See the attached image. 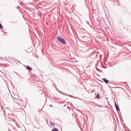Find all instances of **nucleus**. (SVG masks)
Returning a JSON list of instances; mask_svg holds the SVG:
<instances>
[{"label": "nucleus", "mask_w": 131, "mask_h": 131, "mask_svg": "<svg viewBox=\"0 0 131 131\" xmlns=\"http://www.w3.org/2000/svg\"><path fill=\"white\" fill-rule=\"evenodd\" d=\"M71 97H73V96H72V95H71Z\"/></svg>", "instance_id": "13"}, {"label": "nucleus", "mask_w": 131, "mask_h": 131, "mask_svg": "<svg viewBox=\"0 0 131 131\" xmlns=\"http://www.w3.org/2000/svg\"><path fill=\"white\" fill-rule=\"evenodd\" d=\"M54 125V124L53 122H52V121H50L49 123V126H50L51 127H54L55 126Z\"/></svg>", "instance_id": "2"}, {"label": "nucleus", "mask_w": 131, "mask_h": 131, "mask_svg": "<svg viewBox=\"0 0 131 131\" xmlns=\"http://www.w3.org/2000/svg\"><path fill=\"white\" fill-rule=\"evenodd\" d=\"M99 71L100 72H102V70H99Z\"/></svg>", "instance_id": "11"}, {"label": "nucleus", "mask_w": 131, "mask_h": 131, "mask_svg": "<svg viewBox=\"0 0 131 131\" xmlns=\"http://www.w3.org/2000/svg\"><path fill=\"white\" fill-rule=\"evenodd\" d=\"M114 102H115V105L116 108L118 107L116 104V102L115 101Z\"/></svg>", "instance_id": "6"}, {"label": "nucleus", "mask_w": 131, "mask_h": 131, "mask_svg": "<svg viewBox=\"0 0 131 131\" xmlns=\"http://www.w3.org/2000/svg\"><path fill=\"white\" fill-rule=\"evenodd\" d=\"M96 70L98 71H99V70L98 68H97L96 67Z\"/></svg>", "instance_id": "10"}, {"label": "nucleus", "mask_w": 131, "mask_h": 131, "mask_svg": "<svg viewBox=\"0 0 131 131\" xmlns=\"http://www.w3.org/2000/svg\"><path fill=\"white\" fill-rule=\"evenodd\" d=\"M26 69H28V70H30L32 69V68L30 67L27 66Z\"/></svg>", "instance_id": "4"}, {"label": "nucleus", "mask_w": 131, "mask_h": 131, "mask_svg": "<svg viewBox=\"0 0 131 131\" xmlns=\"http://www.w3.org/2000/svg\"><path fill=\"white\" fill-rule=\"evenodd\" d=\"M103 80L104 82L107 84L109 82V80L107 79L106 78H104L102 79Z\"/></svg>", "instance_id": "3"}, {"label": "nucleus", "mask_w": 131, "mask_h": 131, "mask_svg": "<svg viewBox=\"0 0 131 131\" xmlns=\"http://www.w3.org/2000/svg\"><path fill=\"white\" fill-rule=\"evenodd\" d=\"M100 56H102V55L101 54V55H100Z\"/></svg>", "instance_id": "14"}, {"label": "nucleus", "mask_w": 131, "mask_h": 131, "mask_svg": "<svg viewBox=\"0 0 131 131\" xmlns=\"http://www.w3.org/2000/svg\"><path fill=\"white\" fill-rule=\"evenodd\" d=\"M0 28L1 29H2L3 28L1 24L0 23Z\"/></svg>", "instance_id": "8"}, {"label": "nucleus", "mask_w": 131, "mask_h": 131, "mask_svg": "<svg viewBox=\"0 0 131 131\" xmlns=\"http://www.w3.org/2000/svg\"><path fill=\"white\" fill-rule=\"evenodd\" d=\"M116 110L118 112L119 111V108L118 107H116Z\"/></svg>", "instance_id": "9"}, {"label": "nucleus", "mask_w": 131, "mask_h": 131, "mask_svg": "<svg viewBox=\"0 0 131 131\" xmlns=\"http://www.w3.org/2000/svg\"><path fill=\"white\" fill-rule=\"evenodd\" d=\"M56 38L61 43L64 45L67 44L64 39L62 37H60L57 36V37Z\"/></svg>", "instance_id": "1"}, {"label": "nucleus", "mask_w": 131, "mask_h": 131, "mask_svg": "<svg viewBox=\"0 0 131 131\" xmlns=\"http://www.w3.org/2000/svg\"><path fill=\"white\" fill-rule=\"evenodd\" d=\"M59 91V92L60 93H61L62 94V92H61V91Z\"/></svg>", "instance_id": "12"}, {"label": "nucleus", "mask_w": 131, "mask_h": 131, "mask_svg": "<svg viewBox=\"0 0 131 131\" xmlns=\"http://www.w3.org/2000/svg\"><path fill=\"white\" fill-rule=\"evenodd\" d=\"M51 131H59V130L57 128H54L53 129L51 130Z\"/></svg>", "instance_id": "5"}, {"label": "nucleus", "mask_w": 131, "mask_h": 131, "mask_svg": "<svg viewBox=\"0 0 131 131\" xmlns=\"http://www.w3.org/2000/svg\"><path fill=\"white\" fill-rule=\"evenodd\" d=\"M96 98H100V95L99 94H97L96 96Z\"/></svg>", "instance_id": "7"}]
</instances>
